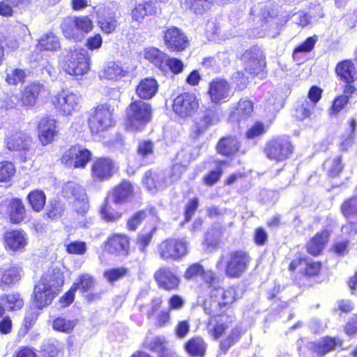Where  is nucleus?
<instances>
[{"label":"nucleus","instance_id":"nucleus-47","mask_svg":"<svg viewBox=\"0 0 357 357\" xmlns=\"http://www.w3.org/2000/svg\"><path fill=\"white\" fill-rule=\"evenodd\" d=\"M341 212L347 219L357 216V196L345 200L341 206Z\"/></svg>","mask_w":357,"mask_h":357},{"label":"nucleus","instance_id":"nucleus-9","mask_svg":"<svg viewBox=\"0 0 357 357\" xmlns=\"http://www.w3.org/2000/svg\"><path fill=\"white\" fill-rule=\"evenodd\" d=\"M293 151V147L287 137H278L267 142L264 152L271 160L282 161L289 158Z\"/></svg>","mask_w":357,"mask_h":357},{"label":"nucleus","instance_id":"nucleus-53","mask_svg":"<svg viewBox=\"0 0 357 357\" xmlns=\"http://www.w3.org/2000/svg\"><path fill=\"white\" fill-rule=\"evenodd\" d=\"M65 210L64 204L57 200H52L47 209V215L49 218L56 220L61 217Z\"/></svg>","mask_w":357,"mask_h":357},{"label":"nucleus","instance_id":"nucleus-50","mask_svg":"<svg viewBox=\"0 0 357 357\" xmlns=\"http://www.w3.org/2000/svg\"><path fill=\"white\" fill-rule=\"evenodd\" d=\"M265 99V109L270 113H275L278 112L282 106V99L278 98L275 93H268L264 97Z\"/></svg>","mask_w":357,"mask_h":357},{"label":"nucleus","instance_id":"nucleus-16","mask_svg":"<svg viewBox=\"0 0 357 357\" xmlns=\"http://www.w3.org/2000/svg\"><path fill=\"white\" fill-rule=\"evenodd\" d=\"M163 39L165 46L171 51L181 52L189 45L185 34L175 26L169 27L164 32Z\"/></svg>","mask_w":357,"mask_h":357},{"label":"nucleus","instance_id":"nucleus-38","mask_svg":"<svg viewBox=\"0 0 357 357\" xmlns=\"http://www.w3.org/2000/svg\"><path fill=\"white\" fill-rule=\"evenodd\" d=\"M185 351L192 356H203L205 354L206 344L199 337H194L184 345Z\"/></svg>","mask_w":357,"mask_h":357},{"label":"nucleus","instance_id":"nucleus-1","mask_svg":"<svg viewBox=\"0 0 357 357\" xmlns=\"http://www.w3.org/2000/svg\"><path fill=\"white\" fill-rule=\"evenodd\" d=\"M236 299V291L233 287L215 288L211 291L210 299L204 304V311L211 316L207 329L214 338H219L232 322L233 317L227 314L226 311Z\"/></svg>","mask_w":357,"mask_h":357},{"label":"nucleus","instance_id":"nucleus-7","mask_svg":"<svg viewBox=\"0 0 357 357\" xmlns=\"http://www.w3.org/2000/svg\"><path fill=\"white\" fill-rule=\"evenodd\" d=\"M188 243L184 238H169L158 247V253L163 260L178 261L188 254Z\"/></svg>","mask_w":357,"mask_h":357},{"label":"nucleus","instance_id":"nucleus-29","mask_svg":"<svg viewBox=\"0 0 357 357\" xmlns=\"http://www.w3.org/2000/svg\"><path fill=\"white\" fill-rule=\"evenodd\" d=\"M31 137L22 132H15L8 137L6 147L10 151H26L31 145Z\"/></svg>","mask_w":357,"mask_h":357},{"label":"nucleus","instance_id":"nucleus-35","mask_svg":"<svg viewBox=\"0 0 357 357\" xmlns=\"http://www.w3.org/2000/svg\"><path fill=\"white\" fill-rule=\"evenodd\" d=\"M8 211L10 219L13 223L18 224L24 220L26 210L22 200L20 199H13L10 202Z\"/></svg>","mask_w":357,"mask_h":357},{"label":"nucleus","instance_id":"nucleus-58","mask_svg":"<svg viewBox=\"0 0 357 357\" xmlns=\"http://www.w3.org/2000/svg\"><path fill=\"white\" fill-rule=\"evenodd\" d=\"M15 169L10 162H0V182L8 181L15 174Z\"/></svg>","mask_w":357,"mask_h":357},{"label":"nucleus","instance_id":"nucleus-49","mask_svg":"<svg viewBox=\"0 0 357 357\" xmlns=\"http://www.w3.org/2000/svg\"><path fill=\"white\" fill-rule=\"evenodd\" d=\"M76 322L74 320L58 317L54 320L52 327L55 331L70 333L73 331Z\"/></svg>","mask_w":357,"mask_h":357},{"label":"nucleus","instance_id":"nucleus-28","mask_svg":"<svg viewBox=\"0 0 357 357\" xmlns=\"http://www.w3.org/2000/svg\"><path fill=\"white\" fill-rule=\"evenodd\" d=\"M97 24L101 31L109 34L113 33L119 25V22L114 12H107L105 15H102L101 9L97 11Z\"/></svg>","mask_w":357,"mask_h":357},{"label":"nucleus","instance_id":"nucleus-54","mask_svg":"<svg viewBox=\"0 0 357 357\" xmlns=\"http://www.w3.org/2000/svg\"><path fill=\"white\" fill-rule=\"evenodd\" d=\"M26 73L22 69L15 68L7 70L6 82L9 84L15 85L24 82L26 77Z\"/></svg>","mask_w":357,"mask_h":357},{"label":"nucleus","instance_id":"nucleus-20","mask_svg":"<svg viewBox=\"0 0 357 357\" xmlns=\"http://www.w3.org/2000/svg\"><path fill=\"white\" fill-rule=\"evenodd\" d=\"M142 182L151 193L163 190L169 185V181L165 180L164 173L153 170H149L144 174Z\"/></svg>","mask_w":357,"mask_h":357},{"label":"nucleus","instance_id":"nucleus-59","mask_svg":"<svg viewBox=\"0 0 357 357\" xmlns=\"http://www.w3.org/2000/svg\"><path fill=\"white\" fill-rule=\"evenodd\" d=\"M324 165L328 168V175L331 177L337 176L342 169L340 158L328 160Z\"/></svg>","mask_w":357,"mask_h":357},{"label":"nucleus","instance_id":"nucleus-17","mask_svg":"<svg viewBox=\"0 0 357 357\" xmlns=\"http://www.w3.org/2000/svg\"><path fill=\"white\" fill-rule=\"evenodd\" d=\"M3 238L6 248L13 252L24 251L29 240L27 234L20 229L6 231Z\"/></svg>","mask_w":357,"mask_h":357},{"label":"nucleus","instance_id":"nucleus-26","mask_svg":"<svg viewBox=\"0 0 357 357\" xmlns=\"http://www.w3.org/2000/svg\"><path fill=\"white\" fill-rule=\"evenodd\" d=\"M129 239L126 235L114 234L110 237L107 243L109 252L118 255H126L129 250Z\"/></svg>","mask_w":357,"mask_h":357},{"label":"nucleus","instance_id":"nucleus-39","mask_svg":"<svg viewBox=\"0 0 357 357\" xmlns=\"http://www.w3.org/2000/svg\"><path fill=\"white\" fill-rule=\"evenodd\" d=\"M218 152L225 155L236 153L239 149V143L236 137L222 138L217 146Z\"/></svg>","mask_w":357,"mask_h":357},{"label":"nucleus","instance_id":"nucleus-22","mask_svg":"<svg viewBox=\"0 0 357 357\" xmlns=\"http://www.w3.org/2000/svg\"><path fill=\"white\" fill-rule=\"evenodd\" d=\"M24 305V300L22 296L17 292L0 296V319L2 318L6 311L13 312L20 310Z\"/></svg>","mask_w":357,"mask_h":357},{"label":"nucleus","instance_id":"nucleus-55","mask_svg":"<svg viewBox=\"0 0 357 357\" xmlns=\"http://www.w3.org/2000/svg\"><path fill=\"white\" fill-rule=\"evenodd\" d=\"M66 252L71 255H83L87 250V246L85 242L75 241L65 243Z\"/></svg>","mask_w":357,"mask_h":357},{"label":"nucleus","instance_id":"nucleus-43","mask_svg":"<svg viewBox=\"0 0 357 357\" xmlns=\"http://www.w3.org/2000/svg\"><path fill=\"white\" fill-rule=\"evenodd\" d=\"M145 347L151 351L157 353L159 356L168 349L167 340L163 336L154 337L145 342Z\"/></svg>","mask_w":357,"mask_h":357},{"label":"nucleus","instance_id":"nucleus-41","mask_svg":"<svg viewBox=\"0 0 357 357\" xmlns=\"http://www.w3.org/2000/svg\"><path fill=\"white\" fill-rule=\"evenodd\" d=\"M29 204L34 211L39 212L43 209L46 196L42 190L31 191L27 197Z\"/></svg>","mask_w":357,"mask_h":357},{"label":"nucleus","instance_id":"nucleus-6","mask_svg":"<svg viewBox=\"0 0 357 357\" xmlns=\"http://www.w3.org/2000/svg\"><path fill=\"white\" fill-rule=\"evenodd\" d=\"M127 114L130 128L140 130L151 120V106L142 100L133 101L128 108Z\"/></svg>","mask_w":357,"mask_h":357},{"label":"nucleus","instance_id":"nucleus-5","mask_svg":"<svg viewBox=\"0 0 357 357\" xmlns=\"http://www.w3.org/2000/svg\"><path fill=\"white\" fill-rule=\"evenodd\" d=\"M90 61L91 58L86 50L75 49L66 56L63 68L70 75H83L89 72Z\"/></svg>","mask_w":357,"mask_h":357},{"label":"nucleus","instance_id":"nucleus-48","mask_svg":"<svg viewBox=\"0 0 357 357\" xmlns=\"http://www.w3.org/2000/svg\"><path fill=\"white\" fill-rule=\"evenodd\" d=\"M317 41V36L307 38L302 44L298 46L293 52V58L294 60L298 61L301 54L310 52Z\"/></svg>","mask_w":357,"mask_h":357},{"label":"nucleus","instance_id":"nucleus-51","mask_svg":"<svg viewBox=\"0 0 357 357\" xmlns=\"http://www.w3.org/2000/svg\"><path fill=\"white\" fill-rule=\"evenodd\" d=\"M100 214L103 220L107 222H115L121 217V213L114 210L107 199L103 207L100 210Z\"/></svg>","mask_w":357,"mask_h":357},{"label":"nucleus","instance_id":"nucleus-18","mask_svg":"<svg viewBox=\"0 0 357 357\" xmlns=\"http://www.w3.org/2000/svg\"><path fill=\"white\" fill-rule=\"evenodd\" d=\"M38 139L43 145L52 143L57 135L56 120L48 116L43 117L38 125Z\"/></svg>","mask_w":357,"mask_h":357},{"label":"nucleus","instance_id":"nucleus-33","mask_svg":"<svg viewBox=\"0 0 357 357\" xmlns=\"http://www.w3.org/2000/svg\"><path fill=\"white\" fill-rule=\"evenodd\" d=\"M338 77L346 83L354 82L356 75V68L354 63L349 60L340 62L335 68Z\"/></svg>","mask_w":357,"mask_h":357},{"label":"nucleus","instance_id":"nucleus-14","mask_svg":"<svg viewBox=\"0 0 357 357\" xmlns=\"http://www.w3.org/2000/svg\"><path fill=\"white\" fill-rule=\"evenodd\" d=\"M245 70L251 75H258L265 67V57L260 48L254 47L246 50L241 57Z\"/></svg>","mask_w":357,"mask_h":357},{"label":"nucleus","instance_id":"nucleus-34","mask_svg":"<svg viewBox=\"0 0 357 357\" xmlns=\"http://www.w3.org/2000/svg\"><path fill=\"white\" fill-rule=\"evenodd\" d=\"M154 12V6L151 1H142L136 3L131 11V17L133 21L142 22L146 16L152 15Z\"/></svg>","mask_w":357,"mask_h":357},{"label":"nucleus","instance_id":"nucleus-44","mask_svg":"<svg viewBox=\"0 0 357 357\" xmlns=\"http://www.w3.org/2000/svg\"><path fill=\"white\" fill-rule=\"evenodd\" d=\"M315 108L313 102H310L307 99L301 100L296 108V116L300 120L310 118Z\"/></svg>","mask_w":357,"mask_h":357},{"label":"nucleus","instance_id":"nucleus-52","mask_svg":"<svg viewBox=\"0 0 357 357\" xmlns=\"http://www.w3.org/2000/svg\"><path fill=\"white\" fill-rule=\"evenodd\" d=\"M75 23L79 32L84 36V33L91 32L93 29V23L88 16L75 17Z\"/></svg>","mask_w":357,"mask_h":357},{"label":"nucleus","instance_id":"nucleus-13","mask_svg":"<svg viewBox=\"0 0 357 357\" xmlns=\"http://www.w3.org/2000/svg\"><path fill=\"white\" fill-rule=\"evenodd\" d=\"M64 196L74 199V207L78 214L84 215L89 208L87 197L84 189L79 184L68 182L63 188Z\"/></svg>","mask_w":357,"mask_h":357},{"label":"nucleus","instance_id":"nucleus-4","mask_svg":"<svg viewBox=\"0 0 357 357\" xmlns=\"http://www.w3.org/2000/svg\"><path fill=\"white\" fill-rule=\"evenodd\" d=\"M114 108L109 103L99 105L91 112L89 119V126L93 133L107 130L114 124Z\"/></svg>","mask_w":357,"mask_h":357},{"label":"nucleus","instance_id":"nucleus-61","mask_svg":"<svg viewBox=\"0 0 357 357\" xmlns=\"http://www.w3.org/2000/svg\"><path fill=\"white\" fill-rule=\"evenodd\" d=\"M59 352V349L55 342H45L41 348V353L43 357H56Z\"/></svg>","mask_w":357,"mask_h":357},{"label":"nucleus","instance_id":"nucleus-62","mask_svg":"<svg viewBox=\"0 0 357 357\" xmlns=\"http://www.w3.org/2000/svg\"><path fill=\"white\" fill-rule=\"evenodd\" d=\"M22 106L21 99L17 95H10L0 102V107L6 109H13L17 106Z\"/></svg>","mask_w":357,"mask_h":357},{"label":"nucleus","instance_id":"nucleus-3","mask_svg":"<svg viewBox=\"0 0 357 357\" xmlns=\"http://www.w3.org/2000/svg\"><path fill=\"white\" fill-rule=\"evenodd\" d=\"M250 260V257L245 252H233L221 256L216 263V268L224 271L228 278H238L246 271Z\"/></svg>","mask_w":357,"mask_h":357},{"label":"nucleus","instance_id":"nucleus-37","mask_svg":"<svg viewBox=\"0 0 357 357\" xmlns=\"http://www.w3.org/2000/svg\"><path fill=\"white\" fill-rule=\"evenodd\" d=\"M167 54L155 47H149L144 51V58L153 63L161 70H165V62Z\"/></svg>","mask_w":357,"mask_h":357},{"label":"nucleus","instance_id":"nucleus-23","mask_svg":"<svg viewBox=\"0 0 357 357\" xmlns=\"http://www.w3.org/2000/svg\"><path fill=\"white\" fill-rule=\"evenodd\" d=\"M45 91V88L40 83L33 82L23 90L20 97L22 106L28 109L34 106L38 97Z\"/></svg>","mask_w":357,"mask_h":357},{"label":"nucleus","instance_id":"nucleus-64","mask_svg":"<svg viewBox=\"0 0 357 357\" xmlns=\"http://www.w3.org/2000/svg\"><path fill=\"white\" fill-rule=\"evenodd\" d=\"M190 331V324L188 321H180L174 328V333L177 338H185Z\"/></svg>","mask_w":357,"mask_h":357},{"label":"nucleus","instance_id":"nucleus-36","mask_svg":"<svg viewBox=\"0 0 357 357\" xmlns=\"http://www.w3.org/2000/svg\"><path fill=\"white\" fill-rule=\"evenodd\" d=\"M328 232L327 231H322L318 233L307 245V251L312 255H318L324 248V246L328 241Z\"/></svg>","mask_w":357,"mask_h":357},{"label":"nucleus","instance_id":"nucleus-46","mask_svg":"<svg viewBox=\"0 0 357 357\" xmlns=\"http://www.w3.org/2000/svg\"><path fill=\"white\" fill-rule=\"evenodd\" d=\"M187 8L192 9L197 13H202L208 10L214 0H181Z\"/></svg>","mask_w":357,"mask_h":357},{"label":"nucleus","instance_id":"nucleus-30","mask_svg":"<svg viewBox=\"0 0 357 357\" xmlns=\"http://www.w3.org/2000/svg\"><path fill=\"white\" fill-rule=\"evenodd\" d=\"M126 71L123 67L113 61L107 63L99 71L98 76L100 79L117 81L123 77Z\"/></svg>","mask_w":357,"mask_h":357},{"label":"nucleus","instance_id":"nucleus-56","mask_svg":"<svg viewBox=\"0 0 357 357\" xmlns=\"http://www.w3.org/2000/svg\"><path fill=\"white\" fill-rule=\"evenodd\" d=\"M94 280L90 275L84 273L82 274L78 279L77 282H75L73 285L75 287V290L80 289L83 292L89 291L93 285Z\"/></svg>","mask_w":357,"mask_h":357},{"label":"nucleus","instance_id":"nucleus-45","mask_svg":"<svg viewBox=\"0 0 357 357\" xmlns=\"http://www.w3.org/2000/svg\"><path fill=\"white\" fill-rule=\"evenodd\" d=\"M222 235V231L219 226H213L210 228L205 236L204 241V245L211 248H216L219 243Z\"/></svg>","mask_w":357,"mask_h":357},{"label":"nucleus","instance_id":"nucleus-32","mask_svg":"<svg viewBox=\"0 0 357 357\" xmlns=\"http://www.w3.org/2000/svg\"><path fill=\"white\" fill-rule=\"evenodd\" d=\"M63 36L68 39L76 41L82 40L83 36L77 29L75 16H69L64 18L61 24Z\"/></svg>","mask_w":357,"mask_h":357},{"label":"nucleus","instance_id":"nucleus-42","mask_svg":"<svg viewBox=\"0 0 357 357\" xmlns=\"http://www.w3.org/2000/svg\"><path fill=\"white\" fill-rule=\"evenodd\" d=\"M337 340L335 338H323L313 346V351L319 356H322L335 349Z\"/></svg>","mask_w":357,"mask_h":357},{"label":"nucleus","instance_id":"nucleus-31","mask_svg":"<svg viewBox=\"0 0 357 357\" xmlns=\"http://www.w3.org/2000/svg\"><path fill=\"white\" fill-rule=\"evenodd\" d=\"M158 89L157 81L151 77L142 79L136 87L137 96L144 100H149L153 98Z\"/></svg>","mask_w":357,"mask_h":357},{"label":"nucleus","instance_id":"nucleus-40","mask_svg":"<svg viewBox=\"0 0 357 357\" xmlns=\"http://www.w3.org/2000/svg\"><path fill=\"white\" fill-rule=\"evenodd\" d=\"M59 38L53 33H46L40 37L38 47L43 50L56 51L60 48Z\"/></svg>","mask_w":357,"mask_h":357},{"label":"nucleus","instance_id":"nucleus-19","mask_svg":"<svg viewBox=\"0 0 357 357\" xmlns=\"http://www.w3.org/2000/svg\"><path fill=\"white\" fill-rule=\"evenodd\" d=\"M159 287L167 291L176 290L180 283L179 278L169 268H161L154 275Z\"/></svg>","mask_w":357,"mask_h":357},{"label":"nucleus","instance_id":"nucleus-10","mask_svg":"<svg viewBox=\"0 0 357 357\" xmlns=\"http://www.w3.org/2000/svg\"><path fill=\"white\" fill-rule=\"evenodd\" d=\"M198 108L199 100L193 93H184L180 94L173 101V112L181 119L192 116Z\"/></svg>","mask_w":357,"mask_h":357},{"label":"nucleus","instance_id":"nucleus-11","mask_svg":"<svg viewBox=\"0 0 357 357\" xmlns=\"http://www.w3.org/2000/svg\"><path fill=\"white\" fill-rule=\"evenodd\" d=\"M91 153L80 146L70 148L61 157V162L66 166L74 168H84L91 159Z\"/></svg>","mask_w":357,"mask_h":357},{"label":"nucleus","instance_id":"nucleus-60","mask_svg":"<svg viewBox=\"0 0 357 357\" xmlns=\"http://www.w3.org/2000/svg\"><path fill=\"white\" fill-rule=\"evenodd\" d=\"M152 238V234L151 232L145 234H140L138 235L136 240V246L137 249L143 254L146 252V248L149 245Z\"/></svg>","mask_w":357,"mask_h":357},{"label":"nucleus","instance_id":"nucleus-8","mask_svg":"<svg viewBox=\"0 0 357 357\" xmlns=\"http://www.w3.org/2000/svg\"><path fill=\"white\" fill-rule=\"evenodd\" d=\"M81 96L78 93L62 90L52 98V104L62 115L69 116L79 109Z\"/></svg>","mask_w":357,"mask_h":357},{"label":"nucleus","instance_id":"nucleus-12","mask_svg":"<svg viewBox=\"0 0 357 357\" xmlns=\"http://www.w3.org/2000/svg\"><path fill=\"white\" fill-rule=\"evenodd\" d=\"M208 93L212 102L220 104L229 101L234 92L227 80L215 78L210 82Z\"/></svg>","mask_w":357,"mask_h":357},{"label":"nucleus","instance_id":"nucleus-27","mask_svg":"<svg viewBox=\"0 0 357 357\" xmlns=\"http://www.w3.org/2000/svg\"><path fill=\"white\" fill-rule=\"evenodd\" d=\"M253 112V104L247 99H241L237 106L231 112L229 121L240 123L247 120Z\"/></svg>","mask_w":357,"mask_h":357},{"label":"nucleus","instance_id":"nucleus-21","mask_svg":"<svg viewBox=\"0 0 357 357\" xmlns=\"http://www.w3.org/2000/svg\"><path fill=\"white\" fill-rule=\"evenodd\" d=\"M220 118L218 113L213 110H207L204 116L196 121L191 128V135L194 138L198 137L204 133L207 128L219 122Z\"/></svg>","mask_w":357,"mask_h":357},{"label":"nucleus","instance_id":"nucleus-57","mask_svg":"<svg viewBox=\"0 0 357 357\" xmlns=\"http://www.w3.org/2000/svg\"><path fill=\"white\" fill-rule=\"evenodd\" d=\"M127 273V268L120 267L107 270L105 271L103 275L109 283H113L125 277Z\"/></svg>","mask_w":357,"mask_h":357},{"label":"nucleus","instance_id":"nucleus-63","mask_svg":"<svg viewBox=\"0 0 357 357\" xmlns=\"http://www.w3.org/2000/svg\"><path fill=\"white\" fill-rule=\"evenodd\" d=\"M165 64V68H168L174 74L180 73L183 69V63L181 60L176 58H169L168 56Z\"/></svg>","mask_w":357,"mask_h":357},{"label":"nucleus","instance_id":"nucleus-15","mask_svg":"<svg viewBox=\"0 0 357 357\" xmlns=\"http://www.w3.org/2000/svg\"><path fill=\"white\" fill-rule=\"evenodd\" d=\"M114 162L109 158L96 159L91 167L93 181L103 182L109 180L114 174Z\"/></svg>","mask_w":357,"mask_h":357},{"label":"nucleus","instance_id":"nucleus-24","mask_svg":"<svg viewBox=\"0 0 357 357\" xmlns=\"http://www.w3.org/2000/svg\"><path fill=\"white\" fill-rule=\"evenodd\" d=\"M21 278V271L15 266L6 265L0 267V288L4 289L15 284Z\"/></svg>","mask_w":357,"mask_h":357},{"label":"nucleus","instance_id":"nucleus-2","mask_svg":"<svg viewBox=\"0 0 357 357\" xmlns=\"http://www.w3.org/2000/svg\"><path fill=\"white\" fill-rule=\"evenodd\" d=\"M63 282V275L59 269L54 268L44 274L34 287L33 300L36 307L42 309L51 304Z\"/></svg>","mask_w":357,"mask_h":357},{"label":"nucleus","instance_id":"nucleus-25","mask_svg":"<svg viewBox=\"0 0 357 357\" xmlns=\"http://www.w3.org/2000/svg\"><path fill=\"white\" fill-rule=\"evenodd\" d=\"M133 195V186L129 181H123L112 190L110 198L116 204H121L130 201Z\"/></svg>","mask_w":357,"mask_h":357}]
</instances>
